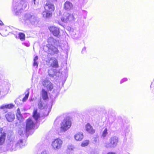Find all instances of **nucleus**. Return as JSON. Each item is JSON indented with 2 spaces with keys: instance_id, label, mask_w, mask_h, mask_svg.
Wrapping results in <instances>:
<instances>
[{
  "instance_id": "nucleus-1",
  "label": "nucleus",
  "mask_w": 154,
  "mask_h": 154,
  "mask_svg": "<svg viewBox=\"0 0 154 154\" xmlns=\"http://www.w3.org/2000/svg\"><path fill=\"white\" fill-rule=\"evenodd\" d=\"M57 0H47L44 5L45 11H43L42 15L45 19H50L52 17L54 12L55 8L53 3L57 2Z\"/></svg>"
},
{
  "instance_id": "nucleus-2",
  "label": "nucleus",
  "mask_w": 154,
  "mask_h": 154,
  "mask_svg": "<svg viewBox=\"0 0 154 154\" xmlns=\"http://www.w3.org/2000/svg\"><path fill=\"white\" fill-rule=\"evenodd\" d=\"M70 119V117L67 116L61 123L60 129L61 132H65L70 128L72 125Z\"/></svg>"
},
{
  "instance_id": "nucleus-3",
  "label": "nucleus",
  "mask_w": 154,
  "mask_h": 154,
  "mask_svg": "<svg viewBox=\"0 0 154 154\" xmlns=\"http://www.w3.org/2000/svg\"><path fill=\"white\" fill-rule=\"evenodd\" d=\"M119 142L118 138L116 136L112 137L109 139V142L106 144L107 148L115 147L118 144Z\"/></svg>"
},
{
  "instance_id": "nucleus-4",
  "label": "nucleus",
  "mask_w": 154,
  "mask_h": 154,
  "mask_svg": "<svg viewBox=\"0 0 154 154\" xmlns=\"http://www.w3.org/2000/svg\"><path fill=\"white\" fill-rule=\"evenodd\" d=\"M35 126V124L31 118H29L26 119V122L25 131L27 133L31 130L34 129Z\"/></svg>"
},
{
  "instance_id": "nucleus-5",
  "label": "nucleus",
  "mask_w": 154,
  "mask_h": 154,
  "mask_svg": "<svg viewBox=\"0 0 154 154\" xmlns=\"http://www.w3.org/2000/svg\"><path fill=\"white\" fill-rule=\"evenodd\" d=\"M48 65H50V67L57 68L59 67V64L57 59L54 57L50 58L46 61Z\"/></svg>"
},
{
  "instance_id": "nucleus-6",
  "label": "nucleus",
  "mask_w": 154,
  "mask_h": 154,
  "mask_svg": "<svg viewBox=\"0 0 154 154\" xmlns=\"http://www.w3.org/2000/svg\"><path fill=\"white\" fill-rule=\"evenodd\" d=\"M63 141L60 139L57 138L54 140L51 143L52 148L54 149H60L63 144Z\"/></svg>"
},
{
  "instance_id": "nucleus-7",
  "label": "nucleus",
  "mask_w": 154,
  "mask_h": 154,
  "mask_svg": "<svg viewBox=\"0 0 154 154\" xmlns=\"http://www.w3.org/2000/svg\"><path fill=\"white\" fill-rule=\"evenodd\" d=\"M46 46L48 48V54L49 55H53L59 52L57 48L52 45L48 44Z\"/></svg>"
},
{
  "instance_id": "nucleus-8",
  "label": "nucleus",
  "mask_w": 154,
  "mask_h": 154,
  "mask_svg": "<svg viewBox=\"0 0 154 154\" xmlns=\"http://www.w3.org/2000/svg\"><path fill=\"white\" fill-rule=\"evenodd\" d=\"M43 86L46 88L48 91H51L54 88L53 84L49 80H45L42 83Z\"/></svg>"
},
{
  "instance_id": "nucleus-9",
  "label": "nucleus",
  "mask_w": 154,
  "mask_h": 154,
  "mask_svg": "<svg viewBox=\"0 0 154 154\" xmlns=\"http://www.w3.org/2000/svg\"><path fill=\"white\" fill-rule=\"evenodd\" d=\"M61 20L63 22L66 23L70 21L73 20H75L74 16L72 14L67 13L64 15L61 18Z\"/></svg>"
},
{
  "instance_id": "nucleus-10",
  "label": "nucleus",
  "mask_w": 154,
  "mask_h": 154,
  "mask_svg": "<svg viewBox=\"0 0 154 154\" xmlns=\"http://www.w3.org/2000/svg\"><path fill=\"white\" fill-rule=\"evenodd\" d=\"M48 29L50 32L54 36L57 37L59 35L60 31L58 27L55 26H51L48 27Z\"/></svg>"
},
{
  "instance_id": "nucleus-11",
  "label": "nucleus",
  "mask_w": 154,
  "mask_h": 154,
  "mask_svg": "<svg viewBox=\"0 0 154 154\" xmlns=\"http://www.w3.org/2000/svg\"><path fill=\"white\" fill-rule=\"evenodd\" d=\"M63 9L66 11H69L73 9V5L70 2L66 1L63 4Z\"/></svg>"
},
{
  "instance_id": "nucleus-12",
  "label": "nucleus",
  "mask_w": 154,
  "mask_h": 154,
  "mask_svg": "<svg viewBox=\"0 0 154 154\" xmlns=\"http://www.w3.org/2000/svg\"><path fill=\"white\" fill-rule=\"evenodd\" d=\"M86 131L89 134H93L95 133V130L89 123H87L85 126Z\"/></svg>"
},
{
  "instance_id": "nucleus-13",
  "label": "nucleus",
  "mask_w": 154,
  "mask_h": 154,
  "mask_svg": "<svg viewBox=\"0 0 154 154\" xmlns=\"http://www.w3.org/2000/svg\"><path fill=\"white\" fill-rule=\"evenodd\" d=\"M7 120L9 122H12L15 119L14 114L11 112H9L5 115Z\"/></svg>"
},
{
  "instance_id": "nucleus-14",
  "label": "nucleus",
  "mask_w": 154,
  "mask_h": 154,
  "mask_svg": "<svg viewBox=\"0 0 154 154\" xmlns=\"http://www.w3.org/2000/svg\"><path fill=\"white\" fill-rule=\"evenodd\" d=\"M41 94L42 99L46 100L48 99L47 91L44 89H42L41 92Z\"/></svg>"
},
{
  "instance_id": "nucleus-15",
  "label": "nucleus",
  "mask_w": 154,
  "mask_h": 154,
  "mask_svg": "<svg viewBox=\"0 0 154 154\" xmlns=\"http://www.w3.org/2000/svg\"><path fill=\"white\" fill-rule=\"evenodd\" d=\"M74 137L76 141H81L83 139L84 135L82 133L79 132L75 134L74 135Z\"/></svg>"
},
{
  "instance_id": "nucleus-16",
  "label": "nucleus",
  "mask_w": 154,
  "mask_h": 154,
  "mask_svg": "<svg viewBox=\"0 0 154 154\" xmlns=\"http://www.w3.org/2000/svg\"><path fill=\"white\" fill-rule=\"evenodd\" d=\"M32 116L34 119L36 121L38 120V119L40 118V114L37 112V109H34Z\"/></svg>"
},
{
  "instance_id": "nucleus-17",
  "label": "nucleus",
  "mask_w": 154,
  "mask_h": 154,
  "mask_svg": "<svg viewBox=\"0 0 154 154\" xmlns=\"http://www.w3.org/2000/svg\"><path fill=\"white\" fill-rule=\"evenodd\" d=\"M6 134L2 133L0 136V145H2L5 143V140Z\"/></svg>"
},
{
  "instance_id": "nucleus-18",
  "label": "nucleus",
  "mask_w": 154,
  "mask_h": 154,
  "mask_svg": "<svg viewBox=\"0 0 154 154\" xmlns=\"http://www.w3.org/2000/svg\"><path fill=\"white\" fill-rule=\"evenodd\" d=\"M24 18L25 21H31L32 19L34 18V17L30 14H26L24 15Z\"/></svg>"
},
{
  "instance_id": "nucleus-19",
  "label": "nucleus",
  "mask_w": 154,
  "mask_h": 154,
  "mask_svg": "<svg viewBox=\"0 0 154 154\" xmlns=\"http://www.w3.org/2000/svg\"><path fill=\"white\" fill-rule=\"evenodd\" d=\"M18 35L19 38L21 41H24L25 39V35L23 33L20 32Z\"/></svg>"
},
{
  "instance_id": "nucleus-20",
  "label": "nucleus",
  "mask_w": 154,
  "mask_h": 154,
  "mask_svg": "<svg viewBox=\"0 0 154 154\" xmlns=\"http://www.w3.org/2000/svg\"><path fill=\"white\" fill-rule=\"evenodd\" d=\"M17 113H16V116L18 120L22 118V115L21 114V112L20 111L19 108H18L17 110Z\"/></svg>"
},
{
  "instance_id": "nucleus-21",
  "label": "nucleus",
  "mask_w": 154,
  "mask_h": 154,
  "mask_svg": "<svg viewBox=\"0 0 154 154\" xmlns=\"http://www.w3.org/2000/svg\"><path fill=\"white\" fill-rule=\"evenodd\" d=\"M89 143V141L86 140L83 141L81 143V146L82 147H85L87 146Z\"/></svg>"
},
{
  "instance_id": "nucleus-22",
  "label": "nucleus",
  "mask_w": 154,
  "mask_h": 154,
  "mask_svg": "<svg viewBox=\"0 0 154 154\" xmlns=\"http://www.w3.org/2000/svg\"><path fill=\"white\" fill-rule=\"evenodd\" d=\"M74 147L71 145H69L68 146L67 151L69 153L74 150Z\"/></svg>"
},
{
  "instance_id": "nucleus-23",
  "label": "nucleus",
  "mask_w": 154,
  "mask_h": 154,
  "mask_svg": "<svg viewBox=\"0 0 154 154\" xmlns=\"http://www.w3.org/2000/svg\"><path fill=\"white\" fill-rule=\"evenodd\" d=\"M14 106V105L12 104H9L5 105L4 107L6 109H11L13 108Z\"/></svg>"
},
{
  "instance_id": "nucleus-24",
  "label": "nucleus",
  "mask_w": 154,
  "mask_h": 154,
  "mask_svg": "<svg viewBox=\"0 0 154 154\" xmlns=\"http://www.w3.org/2000/svg\"><path fill=\"white\" fill-rule=\"evenodd\" d=\"M38 108L40 109H42L44 108L43 103L41 101L39 102L38 103Z\"/></svg>"
},
{
  "instance_id": "nucleus-25",
  "label": "nucleus",
  "mask_w": 154,
  "mask_h": 154,
  "mask_svg": "<svg viewBox=\"0 0 154 154\" xmlns=\"http://www.w3.org/2000/svg\"><path fill=\"white\" fill-rule=\"evenodd\" d=\"M107 131V129L106 128H105L102 133V137H106L108 134Z\"/></svg>"
},
{
  "instance_id": "nucleus-26",
  "label": "nucleus",
  "mask_w": 154,
  "mask_h": 154,
  "mask_svg": "<svg viewBox=\"0 0 154 154\" xmlns=\"http://www.w3.org/2000/svg\"><path fill=\"white\" fill-rule=\"evenodd\" d=\"M29 95V91H28L27 93L25 95L24 97L22 99V101L23 102H25L28 98Z\"/></svg>"
},
{
  "instance_id": "nucleus-27",
  "label": "nucleus",
  "mask_w": 154,
  "mask_h": 154,
  "mask_svg": "<svg viewBox=\"0 0 154 154\" xmlns=\"http://www.w3.org/2000/svg\"><path fill=\"white\" fill-rule=\"evenodd\" d=\"M127 81L128 79L127 78H124L121 80L120 83L121 84L122 83L124 82H127Z\"/></svg>"
},
{
  "instance_id": "nucleus-28",
  "label": "nucleus",
  "mask_w": 154,
  "mask_h": 154,
  "mask_svg": "<svg viewBox=\"0 0 154 154\" xmlns=\"http://www.w3.org/2000/svg\"><path fill=\"white\" fill-rule=\"evenodd\" d=\"M33 66H36L38 67V63L36 61H34L33 64Z\"/></svg>"
},
{
  "instance_id": "nucleus-29",
  "label": "nucleus",
  "mask_w": 154,
  "mask_h": 154,
  "mask_svg": "<svg viewBox=\"0 0 154 154\" xmlns=\"http://www.w3.org/2000/svg\"><path fill=\"white\" fill-rule=\"evenodd\" d=\"M53 38L52 37H50L48 39V43H49L50 42V40L51 39H53Z\"/></svg>"
},
{
  "instance_id": "nucleus-30",
  "label": "nucleus",
  "mask_w": 154,
  "mask_h": 154,
  "mask_svg": "<svg viewBox=\"0 0 154 154\" xmlns=\"http://www.w3.org/2000/svg\"><path fill=\"white\" fill-rule=\"evenodd\" d=\"M38 59V57L37 56H36L34 58L33 60L34 61H36Z\"/></svg>"
},
{
  "instance_id": "nucleus-31",
  "label": "nucleus",
  "mask_w": 154,
  "mask_h": 154,
  "mask_svg": "<svg viewBox=\"0 0 154 154\" xmlns=\"http://www.w3.org/2000/svg\"><path fill=\"white\" fill-rule=\"evenodd\" d=\"M107 154H116V153L112 152H108Z\"/></svg>"
},
{
  "instance_id": "nucleus-32",
  "label": "nucleus",
  "mask_w": 154,
  "mask_h": 154,
  "mask_svg": "<svg viewBox=\"0 0 154 154\" xmlns=\"http://www.w3.org/2000/svg\"><path fill=\"white\" fill-rule=\"evenodd\" d=\"M3 22L0 20V25L2 26L3 25Z\"/></svg>"
},
{
  "instance_id": "nucleus-33",
  "label": "nucleus",
  "mask_w": 154,
  "mask_h": 154,
  "mask_svg": "<svg viewBox=\"0 0 154 154\" xmlns=\"http://www.w3.org/2000/svg\"><path fill=\"white\" fill-rule=\"evenodd\" d=\"M94 141L95 142H96L97 141V140H95V139L94 140Z\"/></svg>"
},
{
  "instance_id": "nucleus-34",
  "label": "nucleus",
  "mask_w": 154,
  "mask_h": 154,
  "mask_svg": "<svg viewBox=\"0 0 154 154\" xmlns=\"http://www.w3.org/2000/svg\"><path fill=\"white\" fill-rule=\"evenodd\" d=\"M25 5L26 6H27V5L26 4H25Z\"/></svg>"
}]
</instances>
